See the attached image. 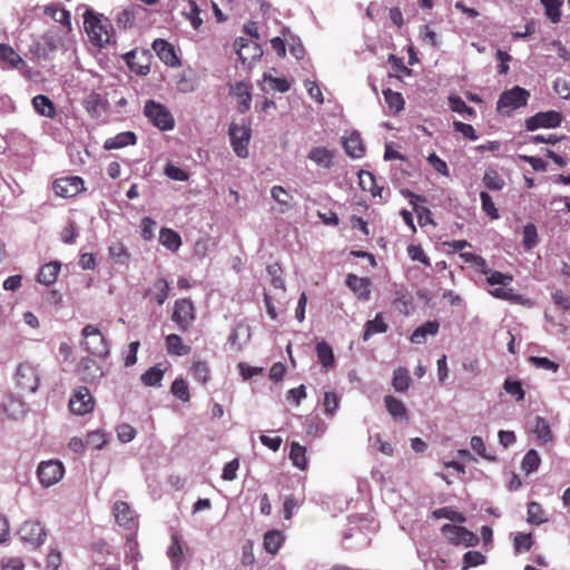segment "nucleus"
Returning a JSON list of instances; mask_svg holds the SVG:
<instances>
[{"label":"nucleus","mask_w":570,"mask_h":570,"mask_svg":"<svg viewBox=\"0 0 570 570\" xmlns=\"http://www.w3.org/2000/svg\"><path fill=\"white\" fill-rule=\"evenodd\" d=\"M83 27L90 42L97 48L101 49L116 42L112 23L102 13L87 9L83 13Z\"/></svg>","instance_id":"1"},{"label":"nucleus","mask_w":570,"mask_h":570,"mask_svg":"<svg viewBox=\"0 0 570 570\" xmlns=\"http://www.w3.org/2000/svg\"><path fill=\"white\" fill-rule=\"evenodd\" d=\"M529 98L530 92L527 89L514 86L500 95L497 101V111L502 115H511L514 110L527 106Z\"/></svg>","instance_id":"2"},{"label":"nucleus","mask_w":570,"mask_h":570,"mask_svg":"<svg viewBox=\"0 0 570 570\" xmlns=\"http://www.w3.org/2000/svg\"><path fill=\"white\" fill-rule=\"evenodd\" d=\"M144 115L158 129L166 131L175 126V120L170 111L160 102L148 100L144 107Z\"/></svg>","instance_id":"3"},{"label":"nucleus","mask_w":570,"mask_h":570,"mask_svg":"<svg viewBox=\"0 0 570 570\" xmlns=\"http://www.w3.org/2000/svg\"><path fill=\"white\" fill-rule=\"evenodd\" d=\"M443 537L453 546H463L465 548L475 547L479 543V537L465 527L445 523L441 528Z\"/></svg>","instance_id":"4"},{"label":"nucleus","mask_w":570,"mask_h":570,"mask_svg":"<svg viewBox=\"0 0 570 570\" xmlns=\"http://www.w3.org/2000/svg\"><path fill=\"white\" fill-rule=\"evenodd\" d=\"M83 345L88 353L97 357L109 355V344L101 332L94 325L82 328Z\"/></svg>","instance_id":"5"},{"label":"nucleus","mask_w":570,"mask_h":570,"mask_svg":"<svg viewBox=\"0 0 570 570\" xmlns=\"http://www.w3.org/2000/svg\"><path fill=\"white\" fill-rule=\"evenodd\" d=\"M16 385L24 393L36 392L40 384L38 370L29 362L20 363L14 373Z\"/></svg>","instance_id":"6"},{"label":"nucleus","mask_w":570,"mask_h":570,"mask_svg":"<svg viewBox=\"0 0 570 570\" xmlns=\"http://www.w3.org/2000/svg\"><path fill=\"white\" fill-rule=\"evenodd\" d=\"M228 135L235 154L240 158H246L248 156V144L252 135L249 126L232 122Z\"/></svg>","instance_id":"7"},{"label":"nucleus","mask_w":570,"mask_h":570,"mask_svg":"<svg viewBox=\"0 0 570 570\" xmlns=\"http://www.w3.org/2000/svg\"><path fill=\"white\" fill-rule=\"evenodd\" d=\"M65 474V466L59 460H48L39 463L37 475L42 487L49 488L58 483Z\"/></svg>","instance_id":"8"},{"label":"nucleus","mask_w":570,"mask_h":570,"mask_svg":"<svg viewBox=\"0 0 570 570\" xmlns=\"http://www.w3.org/2000/svg\"><path fill=\"white\" fill-rule=\"evenodd\" d=\"M195 318V306L190 299L181 298L175 302L171 320L179 331L187 332Z\"/></svg>","instance_id":"9"},{"label":"nucleus","mask_w":570,"mask_h":570,"mask_svg":"<svg viewBox=\"0 0 570 570\" xmlns=\"http://www.w3.org/2000/svg\"><path fill=\"white\" fill-rule=\"evenodd\" d=\"M57 196L71 198L85 190V181L79 176H67L57 178L52 184Z\"/></svg>","instance_id":"10"},{"label":"nucleus","mask_w":570,"mask_h":570,"mask_svg":"<svg viewBox=\"0 0 570 570\" xmlns=\"http://www.w3.org/2000/svg\"><path fill=\"white\" fill-rule=\"evenodd\" d=\"M18 534L23 542L33 547L41 546L47 537L45 528L36 520L24 521L20 527Z\"/></svg>","instance_id":"11"},{"label":"nucleus","mask_w":570,"mask_h":570,"mask_svg":"<svg viewBox=\"0 0 570 570\" xmlns=\"http://www.w3.org/2000/svg\"><path fill=\"white\" fill-rule=\"evenodd\" d=\"M70 411L78 415H85L90 413L95 407V400L90 394V391L85 387H78L69 400Z\"/></svg>","instance_id":"12"},{"label":"nucleus","mask_w":570,"mask_h":570,"mask_svg":"<svg viewBox=\"0 0 570 570\" xmlns=\"http://www.w3.org/2000/svg\"><path fill=\"white\" fill-rule=\"evenodd\" d=\"M562 121L560 112L554 110L541 111L525 120V128L534 131L539 128H557Z\"/></svg>","instance_id":"13"},{"label":"nucleus","mask_w":570,"mask_h":570,"mask_svg":"<svg viewBox=\"0 0 570 570\" xmlns=\"http://www.w3.org/2000/svg\"><path fill=\"white\" fill-rule=\"evenodd\" d=\"M112 515L116 523L127 530H132L137 527V515L128 502L118 500L114 503Z\"/></svg>","instance_id":"14"},{"label":"nucleus","mask_w":570,"mask_h":570,"mask_svg":"<svg viewBox=\"0 0 570 570\" xmlns=\"http://www.w3.org/2000/svg\"><path fill=\"white\" fill-rule=\"evenodd\" d=\"M153 49L157 53L158 58L169 67H177L180 65V60L176 55L175 48L171 43L164 39H156L153 42Z\"/></svg>","instance_id":"15"},{"label":"nucleus","mask_w":570,"mask_h":570,"mask_svg":"<svg viewBox=\"0 0 570 570\" xmlns=\"http://www.w3.org/2000/svg\"><path fill=\"white\" fill-rule=\"evenodd\" d=\"M234 47L242 62L255 59L262 55L261 47L256 42H252L243 37L236 38Z\"/></svg>","instance_id":"16"},{"label":"nucleus","mask_w":570,"mask_h":570,"mask_svg":"<svg viewBox=\"0 0 570 570\" xmlns=\"http://www.w3.org/2000/svg\"><path fill=\"white\" fill-rule=\"evenodd\" d=\"M78 373L86 383H94L104 376L101 367L92 358H82L78 364Z\"/></svg>","instance_id":"17"},{"label":"nucleus","mask_w":570,"mask_h":570,"mask_svg":"<svg viewBox=\"0 0 570 570\" xmlns=\"http://www.w3.org/2000/svg\"><path fill=\"white\" fill-rule=\"evenodd\" d=\"M343 147L345 153L352 158H362L365 154V146L357 131L351 132V135L343 140Z\"/></svg>","instance_id":"18"},{"label":"nucleus","mask_w":570,"mask_h":570,"mask_svg":"<svg viewBox=\"0 0 570 570\" xmlns=\"http://www.w3.org/2000/svg\"><path fill=\"white\" fill-rule=\"evenodd\" d=\"M346 285L358 298L368 299L371 293L368 278L348 274L346 277Z\"/></svg>","instance_id":"19"},{"label":"nucleus","mask_w":570,"mask_h":570,"mask_svg":"<svg viewBox=\"0 0 570 570\" xmlns=\"http://www.w3.org/2000/svg\"><path fill=\"white\" fill-rule=\"evenodd\" d=\"M307 158L317 166L330 169L333 166L334 151L326 147H313Z\"/></svg>","instance_id":"20"},{"label":"nucleus","mask_w":570,"mask_h":570,"mask_svg":"<svg viewBox=\"0 0 570 570\" xmlns=\"http://www.w3.org/2000/svg\"><path fill=\"white\" fill-rule=\"evenodd\" d=\"M136 142H137V137L134 131H122L111 138H108L104 142V148L106 150L119 149V148H124L127 146L136 145Z\"/></svg>","instance_id":"21"},{"label":"nucleus","mask_w":570,"mask_h":570,"mask_svg":"<svg viewBox=\"0 0 570 570\" xmlns=\"http://www.w3.org/2000/svg\"><path fill=\"white\" fill-rule=\"evenodd\" d=\"M0 61L7 63L12 69H21L26 66L20 55L7 43H0Z\"/></svg>","instance_id":"22"},{"label":"nucleus","mask_w":570,"mask_h":570,"mask_svg":"<svg viewBox=\"0 0 570 570\" xmlns=\"http://www.w3.org/2000/svg\"><path fill=\"white\" fill-rule=\"evenodd\" d=\"M167 556L171 561L173 567L178 570L184 562L185 550L177 533L171 535V542L167 550Z\"/></svg>","instance_id":"23"},{"label":"nucleus","mask_w":570,"mask_h":570,"mask_svg":"<svg viewBox=\"0 0 570 570\" xmlns=\"http://www.w3.org/2000/svg\"><path fill=\"white\" fill-rule=\"evenodd\" d=\"M43 13L67 29H71L70 13L61 4H49L45 8Z\"/></svg>","instance_id":"24"},{"label":"nucleus","mask_w":570,"mask_h":570,"mask_svg":"<svg viewBox=\"0 0 570 570\" xmlns=\"http://www.w3.org/2000/svg\"><path fill=\"white\" fill-rule=\"evenodd\" d=\"M440 324L436 321H428L421 326L416 327L412 333L410 340L414 344H422L425 342L426 336H434L438 334Z\"/></svg>","instance_id":"25"},{"label":"nucleus","mask_w":570,"mask_h":570,"mask_svg":"<svg viewBox=\"0 0 570 570\" xmlns=\"http://www.w3.org/2000/svg\"><path fill=\"white\" fill-rule=\"evenodd\" d=\"M238 100V111L244 114L249 110L252 102L250 85L246 82H237L233 89Z\"/></svg>","instance_id":"26"},{"label":"nucleus","mask_w":570,"mask_h":570,"mask_svg":"<svg viewBox=\"0 0 570 570\" xmlns=\"http://www.w3.org/2000/svg\"><path fill=\"white\" fill-rule=\"evenodd\" d=\"M167 353L175 356H184L190 353L191 347L185 344L177 334H169L165 338Z\"/></svg>","instance_id":"27"},{"label":"nucleus","mask_w":570,"mask_h":570,"mask_svg":"<svg viewBox=\"0 0 570 570\" xmlns=\"http://www.w3.org/2000/svg\"><path fill=\"white\" fill-rule=\"evenodd\" d=\"M60 269L61 264L56 261L42 265L38 273V282L47 286L53 284L58 278Z\"/></svg>","instance_id":"28"},{"label":"nucleus","mask_w":570,"mask_h":570,"mask_svg":"<svg viewBox=\"0 0 570 570\" xmlns=\"http://www.w3.org/2000/svg\"><path fill=\"white\" fill-rule=\"evenodd\" d=\"M384 403L387 412L394 420H406L407 409L405 404L393 395H386Z\"/></svg>","instance_id":"29"},{"label":"nucleus","mask_w":570,"mask_h":570,"mask_svg":"<svg viewBox=\"0 0 570 570\" xmlns=\"http://www.w3.org/2000/svg\"><path fill=\"white\" fill-rule=\"evenodd\" d=\"M387 330V324L384 322L382 314L379 313L373 320H370L365 323L363 341L370 340L375 334L386 333Z\"/></svg>","instance_id":"30"},{"label":"nucleus","mask_w":570,"mask_h":570,"mask_svg":"<svg viewBox=\"0 0 570 570\" xmlns=\"http://www.w3.org/2000/svg\"><path fill=\"white\" fill-rule=\"evenodd\" d=\"M159 242L171 252H177L181 246V238L177 232L170 228H161L159 232Z\"/></svg>","instance_id":"31"},{"label":"nucleus","mask_w":570,"mask_h":570,"mask_svg":"<svg viewBox=\"0 0 570 570\" xmlns=\"http://www.w3.org/2000/svg\"><path fill=\"white\" fill-rule=\"evenodd\" d=\"M483 185L492 191L502 190L505 186L504 179L500 176L498 170L493 167H488L482 178Z\"/></svg>","instance_id":"32"},{"label":"nucleus","mask_w":570,"mask_h":570,"mask_svg":"<svg viewBox=\"0 0 570 570\" xmlns=\"http://www.w3.org/2000/svg\"><path fill=\"white\" fill-rule=\"evenodd\" d=\"M358 185L362 190L370 191L372 196H381V193L383 190L382 187H379L376 185L375 176L367 170H361L358 174Z\"/></svg>","instance_id":"33"},{"label":"nucleus","mask_w":570,"mask_h":570,"mask_svg":"<svg viewBox=\"0 0 570 570\" xmlns=\"http://www.w3.org/2000/svg\"><path fill=\"white\" fill-rule=\"evenodd\" d=\"M35 110L45 117L53 118L56 116V107L53 102L45 95H38L32 98Z\"/></svg>","instance_id":"34"},{"label":"nucleus","mask_w":570,"mask_h":570,"mask_svg":"<svg viewBox=\"0 0 570 570\" xmlns=\"http://www.w3.org/2000/svg\"><path fill=\"white\" fill-rule=\"evenodd\" d=\"M283 542V533L278 530H271L265 533L263 544L267 552L276 554Z\"/></svg>","instance_id":"35"},{"label":"nucleus","mask_w":570,"mask_h":570,"mask_svg":"<svg viewBox=\"0 0 570 570\" xmlns=\"http://www.w3.org/2000/svg\"><path fill=\"white\" fill-rule=\"evenodd\" d=\"M411 377L409 370L405 367H397L394 371L392 385L396 392L404 393L409 390Z\"/></svg>","instance_id":"36"},{"label":"nucleus","mask_w":570,"mask_h":570,"mask_svg":"<svg viewBox=\"0 0 570 570\" xmlns=\"http://www.w3.org/2000/svg\"><path fill=\"white\" fill-rule=\"evenodd\" d=\"M315 350H316L317 358H318L320 363L323 365V367L330 368V367L334 366L335 358H334L333 350L328 343H326L324 341L318 342L316 344Z\"/></svg>","instance_id":"37"},{"label":"nucleus","mask_w":570,"mask_h":570,"mask_svg":"<svg viewBox=\"0 0 570 570\" xmlns=\"http://www.w3.org/2000/svg\"><path fill=\"white\" fill-rule=\"evenodd\" d=\"M165 370L160 367V364L149 367L141 375V382L145 386H158L164 379Z\"/></svg>","instance_id":"38"},{"label":"nucleus","mask_w":570,"mask_h":570,"mask_svg":"<svg viewBox=\"0 0 570 570\" xmlns=\"http://www.w3.org/2000/svg\"><path fill=\"white\" fill-rule=\"evenodd\" d=\"M541 4L544 8V13L547 18L552 23H558L561 21V7L562 0H540Z\"/></svg>","instance_id":"39"},{"label":"nucleus","mask_w":570,"mask_h":570,"mask_svg":"<svg viewBox=\"0 0 570 570\" xmlns=\"http://www.w3.org/2000/svg\"><path fill=\"white\" fill-rule=\"evenodd\" d=\"M383 96L389 109L393 114H397L401 110H403L405 101L400 92L393 91L392 89L387 88L383 90Z\"/></svg>","instance_id":"40"},{"label":"nucleus","mask_w":570,"mask_h":570,"mask_svg":"<svg viewBox=\"0 0 570 570\" xmlns=\"http://www.w3.org/2000/svg\"><path fill=\"white\" fill-rule=\"evenodd\" d=\"M289 459L296 468L305 470L307 466L306 448L297 442H293L291 444Z\"/></svg>","instance_id":"41"},{"label":"nucleus","mask_w":570,"mask_h":570,"mask_svg":"<svg viewBox=\"0 0 570 570\" xmlns=\"http://www.w3.org/2000/svg\"><path fill=\"white\" fill-rule=\"evenodd\" d=\"M527 521L531 524L540 525L548 521L546 517V512L542 509L541 504L538 502H530L528 504V517Z\"/></svg>","instance_id":"42"},{"label":"nucleus","mask_w":570,"mask_h":570,"mask_svg":"<svg viewBox=\"0 0 570 570\" xmlns=\"http://www.w3.org/2000/svg\"><path fill=\"white\" fill-rule=\"evenodd\" d=\"M533 432L542 443L552 441V432L548 421L541 416L535 417Z\"/></svg>","instance_id":"43"},{"label":"nucleus","mask_w":570,"mask_h":570,"mask_svg":"<svg viewBox=\"0 0 570 570\" xmlns=\"http://www.w3.org/2000/svg\"><path fill=\"white\" fill-rule=\"evenodd\" d=\"M272 198L278 203L283 208L282 212H285L292 207V195L283 187V186H274L271 189Z\"/></svg>","instance_id":"44"},{"label":"nucleus","mask_w":570,"mask_h":570,"mask_svg":"<svg viewBox=\"0 0 570 570\" xmlns=\"http://www.w3.org/2000/svg\"><path fill=\"white\" fill-rule=\"evenodd\" d=\"M191 373L194 379L200 384L205 385L210 379V370L206 362L197 361L191 365Z\"/></svg>","instance_id":"45"},{"label":"nucleus","mask_w":570,"mask_h":570,"mask_svg":"<svg viewBox=\"0 0 570 570\" xmlns=\"http://www.w3.org/2000/svg\"><path fill=\"white\" fill-rule=\"evenodd\" d=\"M434 519H448L452 522L464 523L466 518L463 513L454 511L451 508H440L432 512Z\"/></svg>","instance_id":"46"},{"label":"nucleus","mask_w":570,"mask_h":570,"mask_svg":"<svg viewBox=\"0 0 570 570\" xmlns=\"http://www.w3.org/2000/svg\"><path fill=\"white\" fill-rule=\"evenodd\" d=\"M200 10L195 0H187V6L184 8V14L188 18L194 29H199L203 23L199 17Z\"/></svg>","instance_id":"47"},{"label":"nucleus","mask_w":570,"mask_h":570,"mask_svg":"<svg viewBox=\"0 0 570 570\" xmlns=\"http://www.w3.org/2000/svg\"><path fill=\"white\" fill-rule=\"evenodd\" d=\"M171 393L180 401L188 402L190 400L189 387L185 379H176L170 387Z\"/></svg>","instance_id":"48"},{"label":"nucleus","mask_w":570,"mask_h":570,"mask_svg":"<svg viewBox=\"0 0 570 570\" xmlns=\"http://www.w3.org/2000/svg\"><path fill=\"white\" fill-rule=\"evenodd\" d=\"M522 236H523L522 244L528 250H530L537 246L539 238H538V230H537V227L534 224H532V223L527 224L523 227Z\"/></svg>","instance_id":"49"},{"label":"nucleus","mask_w":570,"mask_h":570,"mask_svg":"<svg viewBox=\"0 0 570 570\" xmlns=\"http://www.w3.org/2000/svg\"><path fill=\"white\" fill-rule=\"evenodd\" d=\"M533 546L531 533L519 532L513 539V547L517 553L528 552Z\"/></svg>","instance_id":"50"},{"label":"nucleus","mask_w":570,"mask_h":570,"mask_svg":"<svg viewBox=\"0 0 570 570\" xmlns=\"http://www.w3.org/2000/svg\"><path fill=\"white\" fill-rule=\"evenodd\" d=\"M485 560V556L480 551H468L463 556L462 570L484 564Z\"/></svg>","instance_id":"51"},{"label":"nucleus","mask_w":570,"mask_h":570,"mask_svg":"<svg viewBox=\"0 0 570 570\" xmlns=\"http://www.w3.org/2000/svg\"><path fill=\"white\" fill-rule=\"evenodd\" d=\"M503 389L508 394L512 395L515 401L520 402L524 400L525 393L520 381L507 379Z\"/></svg>","instance_id":"52"},{"label":"nucleus","mask_w":570,"mask_h":570,"mask_svg":"<svg viewBox=\"0 0 570 570\" xmlns=\"http://www.w3.org/2000/svg\"><path fill=\"white\" fill-rule=\"evenodd\" d=\"M540 465V456L535 450H530L525 453L521 466L522 470L529 474L538 470Z\"/></svg>","instance_id":"53"},{"label":"nucleus","mask_w":570,"mask_h":570,"mask_svg":"<svg viewBox=\"0 0 570 570\" xmlns=\"http://www.w3.org/2000/svg\"><path fill=\"white\" fill-rule=\"evenodd\" d=\"M480 199L482 210L490 217V219H498L500 217V214L492 200V197L487 191H481Z\"/></svg>","instance_id":"54"},{"label":"nucleus","mask_w":570,"mask_h":570,"mask_svg":"<svg viewBox=\"0 0 570 570\" xmlns=\"http://www.w3.org/2000/svg\"><path fill=\"white\" fill-rule=\"evenodd\" d=\"M155 299L159 305H163L169 295V284L165 278H158L154 285Z\"/></svg>","instance_id":"55"},{"label":"nucleus","mask_w":570,"mask_h":570,"mask_svg":"<svg viewBox=\"0 0 570 570\" xmlns=\"http://www.w3.org/2000/svg\"><path fill=\"white\" fill-rule=\"evenodd\" d=\"M449 105L452 111L458 114H466L469 116L474 115L473 108L469 107L465 101L459 97V96H450L449 97Z\"/></svg>","instance_id":"56"},{"label":"nucleus","mask_w":570,"mask_h":570,"mask_svg":"<svg viewBox=\"0 0 570 570\" xmlns=\"http://www.w3.org/2000/svg\"><path fill=\"white\" fill-rule=\"evenodd\" d=\"M323 405L327 415H334L340 405V399L337 394L335 392H325Z\"/></svg>","instance_id":"57"},{"label":"nucleus","mask_w":570,"mask_h":570,"mask_svg":"<svg viewBox=\"0 0 570 570\" xmlns=\"http://www.w3.org/2000/svg\"><path fill=\"white\" fill-rule=\"evenodd\" d=\"M85 441L92 449H101L107 442L105 433L99 430L89 432Z\"/></svg>","instance_id":"58"},{"label":"nucleus","mask_w":570,"mask_h":570,"mask_svg":"<svg viewBox=\"0 0 570 570\" xmlns=\"http://www.w3.org/2000/svg\"><path fill=\"white\" fill-rule=\"evenodd\" d=\"M267 272L271 276V283L275 288L285 289L284 281L282 277V268L278 264L267 266Z\"/></svg>","instance_id":"59"},{"label":"nucleus","mask_w":570,"mask_h":570,"mask_svg":"<svg viewBox=\"0 0 570 570\" xmlns=\"http://www.w3.org/2000/svg\"><path fill=\"white\" fill-rule=\"evenodd\" d=\"M135 13L132 9H124L117 14L116 21L119 27H122L125 29L131 28L135 26Z\"/></svg>","instance_id":"60"},{"label":"nucleus","mask_w":570,"mask_h":570,"mask_svg":"<svg viewBox=\"0 0 570 570\" xmlns=\"http://www.w3.org/2000/svg\"><path fill=\"white\" fill-rule=\"evenodd\" d=\"M491 294L495 298L512 302V303H518L521 298V296L519 294L514 293V291L512 288H503V287L495 288L491 292Z\"/></svg>","instance_id":"61"},{"label":"nucleus","mask_w":570,"mask_h":570,"mask_svg":"<svg viewBox=\"0 0 570 570\" xmlns=\"http://www.w3.org/2000/svg\"><path fill=\"white\" fill-rule=\"evenodd\" d=\"M529 362L538 368H543L552 372H557L559 364L549 360L548 357L530 356Z\"/></svg>","instance_id":"62"},{"label":"nucleus","mask_w":570,"mask_h":570,"mask_svg":"<svg viewBox=\"0 0 570 570\" xmlns=\"http://www.w3.org/2000/svg\"><path fill=\"white\" fill-rule=\"evenodd\" d=\"M513 281L512 275L504 274L502 272H491L490 275L487 277V282L490 285H503L507 286Z\"/></svg>","instance_id":"63"},{"label":"nucleus","mask_w":570,"mask_h":570,"mask_svg":"<svg viewBox=\"0 0 570 570\" xmlns=\"http://www.w3.org/2000/svg\"><path fill=\"white\" fill-rule=\"evenodd\" d=\"M136 433L137 432H136L135 428L131 426L130 424L122 423L117 426L118 439L124 443H127V442H130L131 440H134L136 436Z\"/></svg>","instance_id":"64"}]
</instances>
